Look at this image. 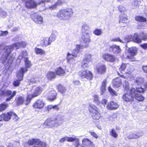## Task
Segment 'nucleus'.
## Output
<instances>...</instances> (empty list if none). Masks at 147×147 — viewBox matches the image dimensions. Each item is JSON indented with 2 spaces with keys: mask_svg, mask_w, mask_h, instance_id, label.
<instances>
[{
  "mask_svg": "<svg viewBox=\"0 0 147 147\" xmlns=\"http://www.w3.org/2000/svg\"><path fill=\"white\" fill-rule=\"evenodd\" d=\"M143 82V79L140 78H137L134 83V85L136 86V89H135L134 98L139 101H142L144 100V97L142 95L138 93V92L142 93L144 92V89L141 87V85Z\"/></svg>",
  "mask_w": 147,
  "mask_h": 147,
  "instance_id": "f257e3e1",
  "label": "nucleus"
},
{
  "mask_svg": "<svg viewBox=\"0 0 147 147\" xmlns=\"http://www.w3.org/2000/svg\"><path fill=\"white\" fill-rule=\"evenodd\" d=\"M73 14V10L71 8L60 9L57 14V17L60 20H69Z\"/></svg>",
  "mask_w": 147,
  "mask_h": 147,
  "instance_id": "f03ea898",
  "label": "nucleus"
},
{
  "mask_svg": "<svg viewBox=\"0 0 147 147\" xmlns=\"http://www.w3.org/2000/svg\"><path fill=\"white\" fill-rule=\"evenodd\" d=\"M25 67H22L17 73V77L20 80H22L23 79L24 75V73L28 71V68H29L32 66L30 61L28 60V58H25L24 60Z\"/></svg>",
  "mask_w": 147,
  "mask_h": 147,
  "instance_id": "7ed1b4c3",
  "label": "nucleus"
},
{
  "mask_svg": "<svg viewBox=\"0 0 147 147\" xmlns=\"http://www.w3.org/2000/svg\"><path fill=\"white\" fill-rule=\"evenodd\" d=\"M135 88H131L122 96L123 100L126 102H131L134 101Z\"/></svg>",
  "mask_w": 147,
  "mask_h": 147,
  "instance_id": "20e7f679",
  "label": "nucleus"
},
{
  "mask_svg": "<svg viewBox=\"0 0 147 147\" xmlns=\"http://www.w3.org/2000/svg\"><path fill=\"white\" fill-rule=\"evenodd\" d=\"M90 114L92 118L95 120H98L100 115L98 111V108L93 105H90L88 108Z\"/></svg>",
  "mask_w": 147,
  "mask_h": 147,
  "instance_id": "39448f33",
  "label": "nucleus"
},
{
  "mask_svg": "<svg viewBox=\"0 0 147 147\" xmlns=\"http://www.w3.org/2000/svg\"><path fill=\"white\" fill-rule=\"evenodd\" d=\"M14 58L11 56L3 53L1 57L0 61L3 64L7 66H9L11 64Z\"/></svg>",
  "mask_w": 147,
  "mask_h": 147,
  "instance_id": "423d86ee",
  "label": "nucleus"
},
{
  "mask_svg": "<svg viewBox=\"0 0 147 147\" xmlns=\"http://www.w3.org/2000/svg\"><path fill=\"white\" fill-rule=\"evenodd\" d=\"M138 34L136 33H135L134 36L130 35L125 36L124 38V42H127L130 41H133L137 43H140L141 42V39L138 38Z\"/></svg>",
  "mask_w": 147,
  "mask_h": 147,
  "instance_id": "0eeeda50",
  "label": "nucleus"
},
{
  "mask_svg": "<svg viewBox=\"0 0 147 147\" xmlns=\"http://www.w3.org/2000/svg\"><path fill=\"white\" fill-rule=\"evenodd\" d=\"M81 78L83 81H86L87 80H91L93 75L90 71L88 70H84L79 73Z\"/></svg>",
  "mask_w": 147,
  "mask_h": 147,
  "instance_id": "6e6552de",
  "label": "nucleus"
},
{
  "mask_svg": "<svg viewBox=\"0 0 147 147\" xmlns=\"http://www.w3.org/2000/svg\"><path fill=\"white\" fill-rule=\"evenodd\" d=\"M16 94V91H14L12 93L11 91L8 90H0V96H7L8 97L6 99V100L8 101L10 100Z\"/></svg>",
  "mask_w": 147,
  "mask_h": 147,
  "instance_id": "1a4fd4ad",
  "label": "nucleus"
},
{
  "mask_svg": "<svg viewBox=\"0 0 147 147\" xmlns=\"http://www.w3.org/2000/svg\"><path fill=\"white\" fill-rule=\"evenodd\" d=\"M137 49L135 47H133L128 49L127 51L128 54L127 55V58L129 59H132L134 58V56L136 55Z\"/></svg>",
  "mask_w": 147,
  "mask_h": 147,
  "instance_id": "9d476101",
  "label": "nucleus"
},
{
  "mask_svg": "<svg viewBox=\"0 0 147 147\" xmlns=\"http://www.w3.org/2000/svg\"><path fill=\"white\" fill-rule=\"evenodd\" d=\"M91 55L90 54L86 55H85V59L82 63V67L85 69L88 67V64L91 61Z\"/></svg>",
  "mask_w": 147,
  "mask_h": 147,
  "instance_id": "9b49d317",
  "label": "nucleus"
},
{
  "mask_svg": "<svg viewBox=\"0 0 147 147\" xmlns=\"http://www.w3.org/2000/svg\"><path fill=\"white\" fill-rule=\"evenodd\" d=\"M31 18L36 23L40 24L42 22V18L36 13H34L31 15Z\"/></svg>",
  "mask_w": 147,
  "mask_h": 147,
  "instance_id": "f8f14e48",
  "label": "nucleus"
},
{
  "mask_svg": "<svg viewBox=\"0 0 147 147\" xmlns=\"http://www.w3.org/2000/svg\"><path fill=\"white\" fill-rule=\"evenodd\" d=\"M55 119L53 120L51 119H47L45 122L44 124L48 126L49 127H57Z\"/></svg>",
  "mask_w": 147,
  "mask_h": 147,
  "instance_id": "ddd939ff",
  "label": "nucleus"
},
{
  "mask_svg": "<svg viewBox=\"0 0 147 147\" xmlns=\"http://www.w3.org/2000/svg\"><path fill=\"white\" fill-rule=\"evenodd\" d=\"M31 91L32 93L30 96L32 98L38 96L41 92L40 88L35 86H33L32 87Z\"/></svg>",
  "mask_w": 147,
  "mask_h": 147,
  "instance_id": "4468645a",
  "label": "nucleus"
},
{
  "mask_svg": "<svg viewBox=\"0 0 147 147\" xmlns=\"http://www.w3.org/2000/svg\"><path fill=\"white\" fill-rule=\"evenodd\" d=\"M102 58L107 61L113 62L115 60V57L112 55L105 54L102 55Z\"/></svg>",
  "mask_w": 147,
  "mask_h": 147,
  "instance_id": "2eb2a0df",
  "label": "nucleus"
},
{
  "mask_svg": "<svg viewBox=\"0 0 147 147\" xmlns=\"http://www.w3.org/2000/svg\"><path fill=\"white\" fill-rule=\"evenodd\" d=\"M12 112H10L1 115L0 117V121L4 120L5 121H9L11 118Z\"/></svg>",
  "mask_w": 147,
  "mask_h": 147,
  "instance_id": "dca6fc26",
  "label": "nucleus"
},
{
  "mask_svg": "<svg viewBox=\"0 0 147 147\" xmlns=\"http://www.w3.org/2000/svg\"><path fill=\"white\" fill-rule=\"evenodd\" d=\"M82 39L84 43H88L90 41L89 32H88V31L86 32L83 31Z\"/></svg>",
  "mask_w": 147,
  "mask_h": 147,
  "instance_id": "f3484780",
  "label": "nucleus"
},
{
  "mask_svg": "<svg viewBox=\"0 0 147 147\" xmlns=\"http://www.w3.org/2000/svg\"><path fill=\"white\" fill-rule=\"evenodd\" d=\"M45 103L43 100L39 99L33 105V107L34 108L40 109L44 106Z\"/></svg>",
  "mask_w": 147,
  "mask_h": 147,
  "instance_id": "a211bd4d",
  "label": "nucleus"
},
{
  "mask_svg": "<svg viewBox=\"0 0 147 147\" xmlns=\"http://www.w3.org/2000/svg\"><path fill=\"white\" fill-rule=\"evenodd\" d=\"M125 78H122L121 79L119 78H117L115 79H114L113 81V85L114 87H119L121 85L122 80L124 79Z\"/></svg>",
  "mask_w": 147,
  "mask_h": 147,
  "instance_id": "6ab92c4d",
  "label": "nucleus"
},
{
  "mask_svg": "<svg viewBox=\"0 0 147 147\" xmlns=\"http://www.w3.org/2000/svg\"><path fill=\"white\" fill-rule=\"evenodd\" d=\"M110 50L114 53L118 54L120 53L121 51L120 47L116 45H113L110 47Z\"/></svg>",
  "mask_w": 147,
  "mask_h": 147,
  "instance_id": "aec40b11",
  "label": "nucleus"
},
{
  "mask_svg": "<svg viewBox=\"0 0 147 147\" xmlns=\"http://www.w3.org/2000/svg\"><path fill=\"white\" fill-rule=\"evenodd\" d=\"M119 107V105L116 102L113 101L108 103L107 105V109L110 110H115Z\"/></svg>",
  "mask_w": 147,
  "mask_h": 147,
  "instance_id": "412c9836",
  "label": "nucleus"
},
{
  "mask_svg": "<svg viewBox=\"0 0 147 147\" xmlns=\"http://www.w3.org/2000/svg\"><path fill=\"white\" fill-rule=\"evenodd\" d=\"M67 141L69 142L75 141L76 147H81V145L79 143V140L78 138H76V137H68L67 136Z\"/></svg>",
  "mask_w": 147,
  "mask_h": 147,
  "instance_id": "4be33fe9",
  "label": "nucleus"
},
{
  "mask_svg": "<svg viewBox=\"0 0 147 147\" xmlns=\"http://www.w3.org/2000/svg\"><path fill=\"white\" fill-rule=\"evenodd\" d=\"M142 135V133L140 132L130 133L128 134L127 138L130 139L133 138H137Z\"/></svg>",
  "mask_w": 147,
  "mask_h": 147,
  "instance_id": "5701e85b",
  "label": "nucleus"
},
{
  "mask_svg": "<svg viewBox=\"0 0 147 147\" xmlns=\"http://www.w3.org/2000/svg\"><path fill=\"white\" fill-rule=\"evenodd\" d=\"M106 70V66L104 64H100L97 67V72L99 74H102L105 73Z\"/></svg>",
  "mask_w": 147,
  "mask_h": 147,
  "instance_id": "b1692460",
  "label": "nucleus"
},
{
  "mask_svg": "<svg viewBox=\"0 0 147 147\" xmlns=\"http://www.w3.org/2000/svg\"><path fill=\"white\" fill-rule=\"evenodd\" d=\"M48 94V98L51 101H53L56 99V93L53 90H50Z\"/></svg>",
  "mask_w": 147,
  "mask_h": 147,
  "instance_id": "393cba45",
  "label": "nucleus"
},
{
  "mask_svg": "<svg viewBox=\"0 0 147 147\" xmlns=\"http://www.w3.org/2000/svg\"><path fill=\"white\" fill-rule=\"evenodd\" d=\"M13 49H17L20 47H25L26 46V43L24 42L21 41L14 44L12 45Z\"/></svg>",
  "mask_w": 147,
  "mask_h": 147,
  "instance_id": "a878e982",
  "label": "nucleus"
},
{
  "mask_svg": "<svg viewBox=\"0 0 147 147\" xmlns=\"http://www.w3.org/2000/svg\"><path fill=\"white\" fill-rule=\"evenodd\" d=\"M12 46H8L5 47L3 50V53L10 56V53L12 50H13Z\"/></svg>",
  "mask_w": 147,
  "mask_h": 147,
  "instance_id": "bb28decb",
  "label": "nucleus"
},
{
  "mask_svg": "<svg viewBox=\"0 0 147 147\" xmlns=\"http://www.w3.org/2000/svg\"><path fill=\"white\" fill-rule=\"evenodd\" d=\"M40 143V140L38 139H32L29 140L27 142V144L30 145L34 144L39 145Z\"/></svg>",
  "mask_w": 147,
  "mask_h": 147,
  "instance_id": "cd10ccee",
  "label": "nucleus"
},
{
  "mask_svg": "<svg viewBox=\"0 0 147 147\" xmlns=\"http://www.w3.org/2000/svg\"><path fill=\"white\" fill-rule=\"evenodd\" d=\"M77 55L76 53H74V52H73L71 54L69 53H68L66 57V59L67 62H70L73 59L74 57H76L77 56Z\"/></svg>",
  "mask_w": 147,
  "mask_h": 147,
  "instance_id": "c85d7f7f",
  "label": "nucleus"
},
{
  "mask_svg": "<svg viewBox=\"0 0 147 147\" xmlns=\"http://www.w3.org/2000/svg\"><path fill=\"white\" fill-rule=\"evenodd\" d=\"M50 41L47 38H45L41 41L40 44L42 46L46 47L51 44V41Z\"/></svg>",
  "mask_w": 147,
  "mask_h": 147,
  "instance_id": "c756f323",
  "label": "nucleus"
},
{
  "mask_svg": "<svg viewBox=\"0 0 147 147\" xmlns=\"http://www.w3.org/2000/svg\"><path fill=\"white\" fill-rule=\"evenodd\" d=\"M24 99L22 96H17L15 99L17 105L23 104L24 102Z\"/></svg>",
  "mask_w": 147,
  "mask_h": 147,
  "instance_id": "7c9ffc66",
  "label": "nucleus"
},
{
  "mask_svg": "<svg viewBox=\"0 0 147 147\" xmlns=\"http://www.w3.org/2000/svg\"><path fill=\"white\" fill-rule=\"evenodd\" d=\"M124 16H120L119 22V23H123L124 24H126L128 22V20L126 17H125V15H124Z\"/></svg>",
  "mask_w": 147,
  "mask_h": 147,
  "instance_id": "2f4dec72",
  "label": "nucleus"
},
{
  "mask_svg": "<svg viewBox=\"0 0 147 147\" xmlns=\"http://www.w3.org/2000/svg\"><path fill=\"white\" fill-rule=\"evenodd\" d=\"M55 73L57 75L63 76L65 74V71L61 67H59L56 69Z\"/></svg>",
  "mask_w": 147,
  "mask_h": 147,
  "instance_id": "473e14b6",
  "label": "nucleus"
},
{
  "mask_svg": "<svg viewBox=\"0 0 147 147\" xmlns=\"http://www.w3.org/2000/svg\"><path fill=\"white\" fill-rule=\"evenodd\" d=\"M56 75L55 73L52 71H49L47 73L46 76L49 79L51 80L55 78Z\"/></svg>",
  "mask_w": 147,
  "mask_h": 147,
  "instance_id": "72a5a7b5",
  "label": "nucleus"
},
{
  "mask_svg": "<svg viewBox=\"0 0 147 147\" xmlns=\"http://www.w3.org/2000/svg\"><path fill=\"white\" fill-rule=\"evenodd\" d=\"M82 144L86 146L90 145H92L93 144V143L88 138H84L82 140Z\"/></svg>",
  "mask_w": 147,
  "mask_h": 147,
  "instance_id": "f704fd0d",
  "label": "nucleus"
},
{
  "mask_svg": "<svg viewBox=\"0 0 147 147\" xmlns=\"http://www.w3.org/2000/svg\"><path fill=\"white\" fill-rule=\"evenodd\" d=\"M107 83L106 80H105L102 82V84L101 87L100 91H101V95L103 94L106 90V84Z\"/></svg>",
  "mask_w": 147,
  "mask_h": 147,
  "instance_id": "c9c22d12",
  "label": "nucleus"
},
{
  "mask_svg": "<svg viewBox=\"0 0 147 147\" xmlns=\"http://www.w3.org/2000/svg\"><path fill=\"white\" fill-rule=\"evenodd\" d=\"M56 123L57 125V126L59 125L63 120L64 118L63 117L61 116H59L55 119Z\"/></svg>",
  "mask_w": 147,
  "mask_h": 147,
  "instance_id": "e433bc0d",
  "label": "nucleus"
},
{
  "mask_svg": "<svg viewBox=\"0 0 147 147\" xmlns=\"http://www.w3.org/2000/svg\"><path fill=\"white\" fill-rule=\"evenodd\" d=\"M27 56V53L26 51H22L18 57V58L19 59H21L24 58V60L25 58H28L26 56Z\"/></svg>",
  "mask_w": 147,
  "mask_h": 147,
  "instance_id": "4c0bfd02",
  "label": "nucleus"
},
{
  "mask_svg": "<svg viewBox=\"0 0 147 147\" xmlns=\"http://www.w3.org/2000/svg\"><path fill=\"white\" fill-rule=\"evenodd\" d=\"M8 107V104L3 103L0 104V111H2L5 110Z\"/></svg>",
  "mask_w": 147,
  "mask_h": 147,
  "instance_id": "58836bf2",
  "label": "nucleus"
},
{
  "mask_svg": "<svg viewBox=\"0 0 147 147\" xmlns=\"http://www.w3.org/2000/svg\"><path fill=\"white\" fill-rule=\"evenodd\" d=\"M136 21L141 22H145L146 20L145 18L141 16H137L135 18Z\"/></svg>",
  "mask_w": 147,
  "mask_h": 147,
  "instance_id": "ea45409f",
  "label": "nucleus"
},
{
  "mask_svg": "<svg viewBox=\"0 0 147 147\" xmlns=\"http://www.w3.org/2000/svg\"><path fill=\"white\" fill-rule=\"evenodd\" d=\"M129 66V64H125L124 63L122 64L121 66L119 68V71L121 72V73H123L124 72V70H125L126 67Z\"/></svg>",
  "mask_w": 147,
  "mask_h": 147,
  "instance_id": "a19ab883",
  "label": "nucleus"
},
{
  "mask_svg": "<svg viewBox=\"0 0 147 147\" xmlns=\"http://www.w3.org/2000/svg\"><path fill=\"white\" fill-rule=\"evenodd\" d=\"M53 0H42L39 1L38 3H37V5H40L41 7H44L45 6V2H52Z\"/></svg>",
  "mask_w": 147,
  "mask_h": 147,
  "instance_id": "79ce46f5",
  "label": "nucleus"
},
{
  "mask_svg": "<svg viewBox=\"0 0 147 147\" xmlns=\"http://www.w3.org/2000/svg\"><path fill=\"white\" fill-rule=\"evenodd\" d=\"M35 51L36 53L37 54L42 55L45 53V52L43 50L38 48H35Z\"/></svg>",
  "mask_w": 147,
  "mask_h": 147,
  "instance_id": "37998d69",
  "label": "nucleus"
},
{
  "mask_svg": "<svg viewBox=\"0 0 147 147\" xmlns=\"http://www.w3.org/2000/svg\"><path fill=\"white\" fill-rule=\"evenodd\" d=\"M138 38H140V37L141 38V39L145 40L147 39V34L145 33L142 32L138 34Z\"/></svg>",
  "mask_w": 147,
  "mask_h": 147,
  "instance_id": "c03bdc74",
  "label": "nucleus"
},
{
  "mask_svg": "<svg viewBox=\"0 0 147 147\" xmlns=\"http://www.w3.org/2000/svg\"><path fill=\"white\" fill-rule=\"evenodd\" d=\"M58 89L59 91L62 93H65L66 90L65 87L61 85L59 86Z\"/></svg>",
  "mask_w": 147,
  "mask_h": 147,
  "instance_id": "a18cd8bd",
  "label": "nucleus"
},
{
  "mask_svg": "<svg viewBox=\"0 0 147 147\" xmlns=\"http://www.w3.org/2000/svg\"><path fill=\"white\" fill-rule=\"evenodd\" d=\"M110 134L111 136L115 138H117L118 136V134L116 133V131L114 129H111Z\"/></svg>",
  "mask_w": 147,
  "mask_h": 147,
  "instance_id": "49530a36",
  "label": "nucleus"
},
{
  "mask_svg": "<svg viewBox=\"0 0 147 147\" xmlns=\"http://www.w3.org/2000/svg\"><path fill=\"white\" fill-rule=\"evenodd\" d=\"M89 28L87 24H84L82 27V33H83V31L84 32L88 31V30Z\"/></svg>",
  "mask_w": 147,
  "mask_h": 147,
  "instance_id": "de8ad7c7",
  "label": "nucleus"
},
{
  "mask_svg": "<svg viewBox=\"0 0 147 147\" xmlns=\"http://www.w3.org/2000/svg\"><path fill=\"white\" fill-rule=\"evenodd\" d=\"M93 33L96 35H99L101 34L102 31L100 29H97L95 30Z\"/></svg>",
  "mask_w": 147,
  "mask_h": 147,
  "instance_id": "09e8293b",
  "label": "nucleus"
},
{
  "mask_svg": "<svg viewBox=\"0 0 147 147\" xmlns=\"http://www.w3.org/2000/svg\"><path fill=\"white\" fill-rule=\"evenodd\" d=\"M65 2L64 0H58L55 3L57 6L61 5Z\"/></svg>",
  "mask_w": 147,
  "mask_h": 147,
  "instance_id": "8fccbe9b",
  "label": "nucleus"
},
{
  "mask_svg": "<svg viewBox=\"0 0 147 147\" xmlns=\"http://www.w3.org/2000/svg\"><path fill=\"white\" fill-rule=\"evenodd\" d=\"M56 36L53 34H52L51 36L48 38L49 40L51 41V43L53 41L55 40Z\"/></svg>",
  "mask_w": 147,
  "mask_h": 147,
  "instance_id": "3c124183",
  "label": "nucleus"
},
{
  "mask_svg": "<svg viewBox=\"0 0 147 147\" xmlns=\"http://www.w3.org/2000/svg\"><path fill=\"white\" fill-rule=\"evenodd\" d=\"M11 117L16 121L18 120L19 119L18 116L15 113L12 112Z\"/></svg>",
  "mask_w": 147,
  "mask_h": 147,
  "instance_id": "603ef678",
  "label": "nucleus"
},
{
  "mask_svg": "<svg viewBox=\"0 0 147 147\" xmlns=\"http://www.w3.org/2000/svg\"><path fill=\"white\" fill-rule=\"evenodd\" d=\"M32 98L30 95L28 96L25 103L26 105H28L29 104Z\"/></svg>",
  "mask_w": 147,
  "mask_h": 147,
  "instance_id": "864d4df0",
  "label": "nucleus"
},
{
  "mask_svg": "<svg viewBox=\"0 0 147 147\" xmlns=\"http://www.w3.org/2000/svg\"><path fill=\"white\" fill-rule=\"evenodd\" d=\"M94 101L97 104H100V102L99 100L97 95H95L94 96Z\"/></svg>",
  "mask_w": 147,
  "mask_h": 147,
  "instance_id": "5fc2aeb1",
  "label": "nucleus"
},
{
  "mask_svg": "<svg viewBox=\"0 0 147 147\" xmlns=\"http://www.w3.org/2000/svg\"><path fill=\"white\" fill-rule=\"evenodd\" d=\"M80 48V45H77L76 46L75 49L73 50V52H74V53H76L77 55V54L79 51Z\"/></svg>",
  "mask_w": 147,
  "mask_h": 147,
  "instance_id": "6e6d98bb",
  "label": "nucleus"
},
{
  "mask_svg": "<svg viewBox=\"0 0 147 147\" xmlns=\"http://www.w3.org/2000/svg\"><path fill=\"white\" fill-rule=\"evenodd\" d=\"M125 79V78L124 79H123V80L122 81H123V85L124 87H125L126 88H127L129 87V82L126 81V80H124Z\"/></svg>",
  "mask_w": 147,
  "mask_h": 147,
  "instance_id": "4d7b16f0",
  "label": "nucleus"
},
{
  "mask_svg": "<svg viewBox=\"0 0 147 147\" xmlns=\"http://www.w3.org/2000/svg\"><path fill=\"white\" fill-rule=\"evenodd\" d=\"M140 3V1L138 0H135L132 3V5L135 7H137Z\"/></svg>",
  "mask_w": 147,
  "mask_h": 147,
  "instance_id": "13d9d810",
  "label": "nucleus"
},
{
  "mask_svg": "<svg viewBox=\"0 0 147 147\" xmlns=\"http://www.w3.org/2000/svg\"><path fill=\"white\" fill-rule=\"evenodd\" d=\"M108 90H109V92L112 95H117V94H116L117 93L114 90H113L110 87H109L108 88Z\"/></svg>",
  "mask_w": 147,
  "mask_h": 147,
  "instance_id": "bf43d9fd",
  "label": "nucleus"
},
{
  "mask_svg": "<svg viewBox=\"0 0 147 147\" xmlns=\"http://www.w3.org/2000/svg\"><path fill=\"white\" fill-rule=\"evenodd\" d=\"M40 147H47V145L45 142H41L40 140V143L38 145Z\"/></svg>",
  "mask_w": 147,
  "mask_h": 147,
  "instance_id": "052dcab7",
  "label": "nucleus"
},
{
  "mask_svg": "<svg viewBox=\"0 0 147 147\" xmlns=\"http://www.w3.org/2000/svg\"><path fill=\"white\" fill-rule=\"evenodd\" d=\"M19 80H16L13 82V85L15 86H19L20 82L19 81L20 80L19 79ZM21 80H20L21 81Z\"/></svg>",
  "mask_w": 147,
  "mask_h": 147,
  "instance_id": "680f3d73",
  "label": "nucleus"
},
{
  "mask_svg": "<svg viewBox=\"0 0 147 147\" xmlns=\"http://www.w3.org/2000/svg\"><path fill=\"white\" fill-rule=\"evenodd\" d=\"M8 33V32L7 31H0V36H4L7 35Z\"/></svg>",
  "mask_w": 147,
  "mask_h": 147,
  "instance_id": "e2e57ef3",
  "label": "nucleus"
},
{
  "mask_svg": "<svg viewBox=\"0 0 147 147\" xmlns=\"http://www.w3.org/2000/svg\"><path fill=\"white\" fill-rule=\"evenodd\" d=\"M112 41L115 42H121L124 43V42L121 40L118 37L112 40Z\"/></svg>",
  "mask_w": 147,
  "mask_h": 147,
  "instance_id": "0e129e2a",
  "label": "nucleus"
},
{
  "mask_svg": "<svg viewBox=\"0 0 147 147\" xmlns=\"http://www.w3.org/2000/svg\"><path fill=\"white\" fill-rule=\"evenodd\" d=\"M89 133L91 134V135L94 137V138H97L98 136L94 132H92L91 131H89Z\"/></svg>",
  "mask_w": 147,
  "mask_h": 147,
  "instance_id": "69168bd1",
  "label": "nucleus"
},
{
  "mask_svg": "<svg viewBox=\"0 0 147 147\" xmlns=\"http://www.w3.org/2000/svg\"><path fill=\"white\" fill-rule=\"evenodd\" d=\"M57 6L55 4L49 7V9L51 10H53L56 9L57 8Z\"/></svg>",
  "mask_w": 147,
  "mask_h": 147,
  "instance_id": "338daca9",
  "label": "nucleus"
},
{
  "mask_svg": "<svg viewBox=\"0 0 147 147\" xmlns=\"http://www.w3.org/2000/svg\"><path fill=\"white\" fill-rule=\"evenodd\" d=\"M141 47L145 50L147 49V43L141 45Z\"/></svg>",
  "mask_w": 147,
  "mask_h": 147,
  "instance_id": "774afa93",
  "label": "nucleus"
}]
</instances>
